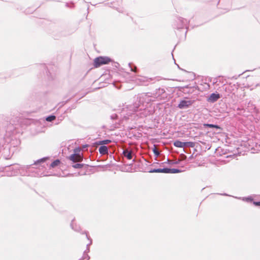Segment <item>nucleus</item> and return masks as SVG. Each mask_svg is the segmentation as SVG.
Wrapping results in <instances>:
<instances>
[{
    "mask_svg": "<svg viewBox=\"0 0 260 260\" xmlns=\"http://www.w3.org/2000/svg\"><path fill=\"white\" fill-rule=\"evenodd\" d=\"M111 61V59L108 57H99L94 59V66L98 68L102 65L106 64Z\"/></svg>",
    "mask_w": 260,
    "mask_h": 260,
    "instance_id": "nucleus-1",
    "label": "nucleus"
},
{
    "mask_svg": "<svg viewBox=\"0 0 260 260\" xmlns=\"http://www.w3.org/2000/svg\"><path fill=\"white\" fill-rule=\"evenodd\" d=\"M150 172H155V173H177L180 172V171L178 169H154Z\"/></svg>",
    "mask_w": 260,
    "mask_h": 260,
    "instance_id": "nucleus-2",
    "label": "nucleus"
},
{
    "mask_svg": "<svg viewBox=\"0 0 260 260\" xmlns=\"http://www.w3.org/2000/svg\"><path fill=\"white\" fill-rule=\"evenodd\" d=\"M80 151L79 148L75 149V154L71 155L70 156V159L73 162H80L82 160V156L79 154H77L78 152Z\"/></svg>",
    "mask_w": 260,
    "mask_h": 260,
    "instance_id": "nucleus-3",
    "label": "nucleus"
},
{
    "mask_svg": "<svg viewBox=\"0 0 260 260\" xmlns=\"http://www.w3.org/2000/svg\"><path fill=\"white\" fill-rule=\"evenodd\" d=\"M192 104L190 101H182L179 104L178 107L181 109L186 108Z\"/></svg>",
    "mask_w": 260,
    "mask_h": 260,
    "instance_id": "nucleus-4",
    "label": "nucleus"
},
{
    "mask_svg": "<svg viewBox=\"0 0 260 260\" xmlns=\"http://www.w3.org/2000/svg\"><path fill=\"white\" fill-rule=\"evenodd\" d=\"M219 98V95L218 94L212 93L209 98V101L212 102H214L217 101Z\"/></svg>",
    "mask_w": 260,
    "mask_h": 260,
    "instance_id": "nucleus-5",
    "label": "nucleus"
},
{
    "mask_svg": "<svg viewBox=\"0 0 260 260\" xmlns=\"http://www.w3.org/2000/svg\"><path fill=\"white\" fill-rule=\"evenodd\" d=\"M174 145L177 147L182 148L186 145V143L179 141H176L174 143Z\"/></svg>",
    "mask_w": 260,
    "mask_h": 260,
    "instance_id": "nucleus-6",
    "label": "nucleus"
},
{
    "mask_svg": "<svg viewBox=\"0 0 260 260\" xmlns=\"http://www.w3.org/2000/svg\"><path fill=\"white\" fill-rule=\"evenodd\" d=\"M99 152L102 154H105L108 153V148L105 146H102L99 148Z\"/></svg>",
    "mask_w": 260,
    "mask_h": 260,
    "instance_id": "nucleus-7",
    "label": "nucleus"
},
{
    "mask_svg": "<svg viewBox=\"0 0 260 260\" xmlns=\"http://www.w3.org/2000/svg\"><path fill=\"white\" fill-rule=\"evenodd\" d=\"M123 154L124 156L127 158L128 159H131L132 158V153L131 151H129L128 150H125L123 152Z\"/></svg>",
    "mask_w": 260,
    "mask_h": 260,
    "instance_id": "nucleus-8",
    "label": "nucleus"
},
{
    "mask_svg": "<svg viewBox=\"0 0 260 260\" xmlns=\"http://www.w3.org/2000/svg\"><path fill=\"white\" fill-rule=\"evenodd\" d=\"M60 163V161L58 159L54 161L51 165V167L54 168L57 166H58Z\"/></svg>",
    "mask_w": 260,
    "mask_h": 260,
    "instance_id": "nucleus-9",
    "label": "nucleus"
},
{
    "mask_svg": "<svg viewBox=\"0 0 260 260\" xmlns=\"http://www.w3.org/2000/svg\"><path fill=\"white\" fill-rule=\"evenodd\" d=\"M204 126L205 127L207 126V127H209L211 128L215 127L217 128H219V127L218 126H217L216 125L211 124H204Z\"/></svg>",
    "mask_w": 260,
    "mask_h": 260,
    "instance_id": "nucleus-10",
    "label": "nucleus"
},
{
    "mask_svg": "<svg viewBox=\"0 0 260 260\" xmlns=\"http://www.w3.org/2000/svg\"><path fill=\"white\" fill-rule=\"evenodd\" d=\"M110 142V140H106L104 141H100L98 144L100 145H103V144H108Z\"/></svg>",
    "mask_w": 260,
    "mask_h": 260,
    "instance_id": "nucleus-11",
    "label": "nucleus"
},
{
    "mask_svg": "<svg viewBox=\"0 0 260 260\" xmlns=\"http://www.w3.org/2000/svg\"><path fill=\"white\" fill-rule=\"evenodd\" d=\"M55 117L54 116H50L46 118V120L48 121H52L54 120Z\"/></svg>",
    "mask_w": 260,
    "mask_h": 260,
    "instance_id": "nucleus-12",
    "label": "nucleus"
},
{
    "mask_svg": "<svg viewBox=\"0 0 260 260\" xmlns=\"http://www.w3.org/2000/svg\"><path fill=\"white\" fill-rule=\"evenodd\" d=\"M83 166V165L80 164H77L73 166L74 168H81Z\"/></svg>",
    "mask_w": 260,
    "mask_h": 260,
    "instance_id": "nucleus-13",
    "label": "nucleus"
},
{
    "mask_svg": "<svg viewBox=\"0 0 260 260\" xmlns=\"http://www.w3.org/2000/svg\"><path fill=\"white\" fill-rule=\"evenodd\" d=\"M153 151H154V153H155V154L156 155H159V152H158V151L156 149H154Z\"/></svg>",
    "mask_w": 260,
    "mask_h": 260,
    "instance_id": "nucleus-14",
    "label": "nucleus"
},
{
    "mask_svg": "<svg viewBox=\"0 0 260 260\" xmlns=\"http://www.w3.org/2000/svg\"><path fill=\"white\" fill-rule=\"evenodd\" d=\"M45 158L41 159H40V160H38V161H37V162H36L35 164H37V163H38V162H43V161H45Z\"/></svg>",
    "mask_w": 260,
    "mask_h": 260,
    "instance_id": "nucleus-15",
    "label": "nucleus"
},
{
    "mask_svg": "<svg viewBox=\"0 0 260 260\" xmlns=\"http://www.w3.org/2000/svg\"><path fill=\"white\" fill-rule=\"evenodd\" d=\"M253 204L256 206H260V202H254Z\"/></svg>",
    "mask_w": 260,
    "mask_h": 260,
    "instance_id": "nucleus-16",
    "label": "nucleus"
},
{
    "mask_svg": "<svg viewBox=\"0 0 260 260\" xmlns=\"http://www.w3.org/2000/svg\"><path fill=\"white\" fill-rule=\"evenodd\" d=\"M246 200L248 201V200H251V199L250 198H246Z\"/></svg>",
    "mask_w": 260,
    "mask_h": 260,
    "instance_id": "nucleus-17",
    "label": "nucleus"
}]
</instances>
